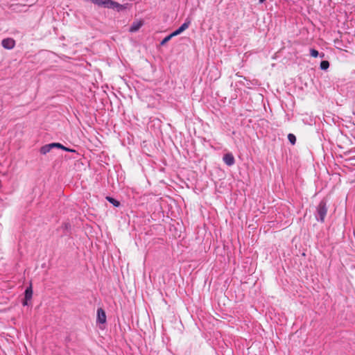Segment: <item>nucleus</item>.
<instances>
[{"mask_svg":"<svg viewBox=\"0 0 355 355\" xmlns=\"http://www.w3.org/2000/svg\"><path fill=\"white\" fill-rule=\"evenodd\" d=\"M92 3L104 8H112L117 11L123 10L127 8L128 4L121 5L112 0H91Z\"/></svg>","mask_w":355,"mask_h":355,"instance_id":"nucleus-1","label":"nucleus"},{"mask_svg":"<svg viewBox=\"0 0 355 355\" xmlns=\"http://www.w3.org/2000/svg\"><path fill=\"white\" fill-rule=\"evenodd\" d=\"M317 211L320 220L323 222L327 212V204L324 201L322 200L319 203Z\"/></svg>","mask_w":355,"mask_h":355,"instance_id":"nucleus-2","label":"nucleus"},{"mask_svg":"<svg viewBox=\"0 0 355 355\" xmlns=\"http://www.w3.org/2000/svg\"><path fill=\"white\" fill-rule=\"evenodd\" d=\"M191 24V20L189 19H187L185 22L183 23L176 31L172 33V35L177 36L187 29Z\"/></svg>","mask_w":355,"mask_h":355,"instance_id":"nucleus-3","label":"nucleus"},{"mask_svg":"<svg viewBox=\"0 0 355 355\" xmlns=\"http://www.w3.org/2000/svg\"><path fill=\"white\" fill-rule=\"evenodd\" d=\"M1 44L6 49H12L15 46V41L12 38H6L2 40Z\"/></svg>","mask_w":355,"mask_h":355,"instance_id":"nucleus-4","label":"nucleus"},{"mask_svg":"<svg viewBox=\"0 0 355 355\" xmlns=\"http://www.w3.org/2000/svg\"><path fill=\"white\" fill-rule=\"evenodd\" d=\"M96 322L100 324H104L106 322V314L102 308H98L97 310Z\"/></svg>","mask_w":355,"mask_h":355,"instance_id":"nucleus-5","label":"nucleus"},{"mask_svg":"<svg viewBox=\"0 0 355 355\" xmlns=\"http://www.w3.org/2000/svg\"><path fill=\"white\" fill-rule=\"evenodd\" d=\"M224 162L229 166H232L234 162L235 159L232 153H227L223 156V158Z\"/></svg>","mask_w":355,"mask_h":355,"instance_id":"nucleus-6","label":"nucleus"},{"mask_svg":"<svg viewBox=\"0 0 355 355\" xmlns=\"http://www.w3.org/2000/svg\"><path fill=\"white\" fill-rule=\"evenodd\" d=\"M144 24L142 20H139L137 21H134L131 26L130 27L129 31L130 33H135Z\"/></svg>","mask_w":355,"mask_h":355,"instance_id":"nucleus-7","label":"nucleus"},{"mask_svg":"<svg viewBox=\"0 0 355 355\" xmlns=\"http://www.w3.org/2000/svg\"><path fill=\"white\" fill-rule=\"evenodd\" d=\"M53 148V146H51V144L44 145L42 147H41L40 151L42 154L46 155L49 152L51 151V150Z\"/></svg>","mask_w":355,"mask_h":355,"instance_id":"nucleus-8","label":"nucleus"},{"mask_svg":"<svg viewBox=\"0 0 355 355\" xmlns=\"http://www.w3.org/2000/svg\"><path fill=\"white\" fill-rule=\"evenodd\" d=\"M33 295V289L32 286L30 285L25 291V299L26 300H30L32 298Z\"/></svg>","mask_w":355,"mask_h":355,"instance_id":"nucleus-9","label":"nucleus"},{"mask_svg":"<svg viewBox=\"0 0 355 355\" xmlns=\"http://www.w3.org/2000/svg\"><path fill=\"white\" fill-rule=\"evenodd\" d=\"M106 200H108L110 203H112L116 207H118L120 206V202L112 197L107 196Z\"/></svg>","mask_w":355,"mask_h":355,"instance_id":"nucleus-10","label":"nucleus"},{"mask_svg":"<svg viewBox=\"0 0 355 355\" xmlns=\"http://www.w3.org/2000/svg\"><path fill=\"white\" fill-rule=\"evenodd\" d=\"M174 37V35H172V33H171L170 35H168V36L165 37L161 42L160 44L161 45H164L166 44L169 40H171V38H173Z\"/></svg>","mask_w":355,"mask_h":355,"instance_id":"nucleus-11","label":"nucleus"},{"mask_svg":"<svg viewBox=\"0 0 355 355\" xmlns=\"http://www.w3.org/2000/svg\"><path fill=\"white\" fill-rule=\"evenodd\" d=\"M329 67V62L327 60H323L320 63V69L326 70Z\"/></svg>","mask_w":355,"mask_h":355,"instance_id":"nucleus-12","label":"nucleus"},{"mask_svg":"<svg viewBox=\"0 0 355 355\" xmlns=\"http://www.w3.org/2000/svg\"><path fill=\"white\" fill-rule=\"evenodd\" d=\"M288 139L291 142V144L294 145L296 142V137L293 134H288Z\"/></svg>","mask_w":355,"mask_h":355,"instance_id":"nucleus-13","label":"nucleus"},{"mask_svg":"<svg viewBox=\"0 0 355 355\" xmlns=\"http://www.w3.org/2000/svg\"><path fill=\"white\" fill-rule=\"evenodd\" d=\"M310 55L313 58H317L319 55V53L317 50L313 49L310 51Z\"/></svg>","mask_w":355,"mask_h":355,"instance_id":"nucleus-14","label":"nucleus"},{"mask_svg":"<svg viewBox=\"0 0 355 355\" xmlns=\"http://www.w3.org/2000/svg\"><path fill=\"white\" fill-rule=\"evenodd\" d=\"M51 146H53V148L56 147L62 149L63 148V145L60 143H51Z\"/></svg>","mask_w":355,"mask_h":355,"instance_id":"nucleus-15","label":"nucleus"},{"mask_svg":"<svg viewBox=\"0 0 355 355\" xmlns=\"http://www.w3.org/2000/svg\"><path fill=\"white\" fill-rule=\"evenodd\" d=\"M62 150H65V151H70V152H74L75 150H71V149H69L65 146H63V148H62Z\"/></svg>","mask_w":355,"mask_h":355,"instance_id":"nucleus-16","label":"nucleus"},{"mask_svg":"<svg viewBox=\"0 0 355 355\" xmlns=\"http://www.w3.org/2000/svg\"><path fill=\"white\" fill-rule=\"evenodd\" d=\"M27 301L28 300H26V299L24 300V302H23V305H27Z\"/></svg>","mask_w":355,"mask_h":355,"instance_id":"nucleus-17","label":"nucleus"},{"mask_svg":"<svg viewBox=\"0 0 355 355\" xmlns=\"http://www.w3.org/2000/svg\"><path fill=\"white\" fill-rule=\"evenodd\" d=\"M265 1H266V0H259V3H263Z\"/></svg>","mask_w":355,"mask_h":355,"instance_id":"nucleus-18","label":"nucleus"}]
</instances>
